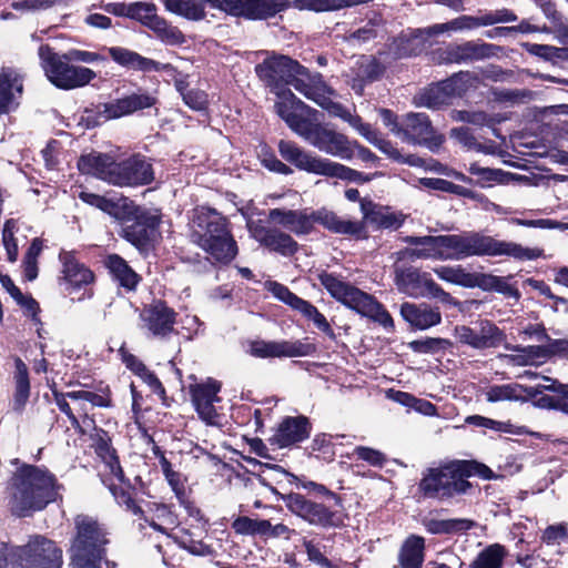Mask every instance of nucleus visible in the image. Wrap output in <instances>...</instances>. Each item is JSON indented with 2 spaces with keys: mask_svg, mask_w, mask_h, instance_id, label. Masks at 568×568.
I'll list each match as a JSON object with an SVG mask.
<instances>
[{
  "mask_svg": "<svg viewBox=\"0 0 568 568\" xmlns=\"http://www.w3.org/2000/svg\"><path fill=\"white\" fill-rule=\"evenodd\" d=\"M78 168L84 174L120 187L148 185L155 178L151 160L140 153L115 161L109 154L92 152L79 159Z\"/></svg>",
  "mask_w": 568,
  "mask_h": 568,
  "instance_id": "f03ea898",
  "label": "nucleus"
},
{
  "mask_svg": "<svg viewBox=\"0 0 568 568\" xmlns=\"http://www.w3.org/2000/svg\"><path fill=\"white\" fill-rule=\"evenodd\" d=\"M315 347L303 341H254L248 353L254 357H301L311 355Z\"/></svg>",
  "mask_w": 568,
  "mask_h": 568,
  "instance_id": "4be33fe9",
  "label": "nucleus"
},
{
  "mask_svg": "<svg viewBox=\"0 0 568 568\" xmlns=\"http://www.w3.org/2000/svg\"><path fill=\"white\" fill-rule=\"evenodd\" d=\"M434 272L440 280L445 282L468 288L470 273L467 272L462 265L438 266L434 268Z\"/></svg>",
  "mask_w": 568,
  "mask_h": 568,
  "instance_id": "3c124183",
  "label": "nucleus"
},
{
  "mask_svg": "<svg viewBox=\"0 0 568 568\" xmlns=\"http://www.w3.org/2000/svg\"><path fill=\"white\" fill-rule=\"evenodd\" d=\"M191 239L217 263L227 264L237 254L236 242L229 229L227 220L210 207L193 210L191 219Z\"/></svg>",
  "mask_w": 568,
  "mask_h": 568,
  "instance_id": "7ed1b4c3",
  "label": "nucleus"
},
{
  "mask_svg": "<svg viewBox=\"0 0 568 568\" xmlns=\"http://www.w3.org/2000/svg\"><path fill=\"white\" fill-rule=\"evenodd\" d=\"M541 379L542 383H539L536 386L525 387V389H528L525 392L526 399L528 397H534L537 394H541L542 390L555 392L558 395H562L564 398H568V384H561L556 379L545 376Z\"/></svg>",
  "mask_w": 568,
  "mask_h": 568,
  "instance_id": "052dcab7",
  "label": "nucleus"
},
{
  "mask_svg": "<svg viewBox=\"0 0 568 568\" xmlns=\"http://www.w3.org/2000/svg\"><path fill=\"white\" fill-rule=\"evenodd\" d=\"M449 103V99L442 91L438 84L432 85L422 92L416 99V105L429 109H439Z\"/></svg>",
  "mask_w": 568,
  "mask_h": 568,
  "instance_id": "6e6d98bb",
  "label": "nucleus"
},
{
  "mask_svg": "<svg viewBox=\"0 0 568 568\" xmlns=\"http://www.w3.org/2000/svg\"><path fill=\"white\" fill-rule=\"evenodd\" d=\"M320 283L329 295L346 307L362 316L382 325L385 329H394V321L387 310L371 294L355 287L331 273H322Z\"/></svg>",
  "mask_w": 568,
  "mask_h": 568,
  "instance_id": "423d86ee",
  "label": "nucleus"
},
{
  "mask_svg": "<svg viewBox=\"0 0 568 568\" xmlns=\"http://www.w3.org/2000/svg\"><path fill=\"white\" fill-rule=\"evenodd\" d=\"M175 312L162 302L146 305L140 313L141 328L154 338H165L174 329Z\"/></svg>",
  "mask_w": 568,
  "mask_h": 568,
  "instance_id": "412c9836",
  "label": "nucleus"
},
{
  "mask_svg": "<svg viewBox=\"0 0 568 568\" xmlns=\"http://www.w3.org/2000/svg\"><path fill=\"white\" fill-rule=\"evenodd\" d=\"M62 551L42 536L32 537L23 547L0 542V568H61Z\"/></svg>",
  "mask_w": 568,
  "mask_h": 568,
  "instance_id": "0eeeda50",
  "label": "nucleus"
},
{
  "mask_svg": "<svg viewBox=\"0 0 568 568\" xmlns=\"http://www.w3.org/2000/svg\"><path fill=\"white\" fill-rule=\"evenodd\" d=\"M264 287L273 294L275 298L288 305L290 307H294L297 300L300 298L296 294L291 292L287 286L275 282V281H266L264 283Z\"/></svg>",
  "mask_w": 568,
  "mask_h": 568,
  "instance_id": "338daca9",
  "label": "nucleus"
},
{
  "mask_svg": "<svg viewBox=\"0 0 568 568\" xmlns=\"http://www.w3.org/2000/svg\"><path fill=\"white\" fill-rule=\"evenodd\" d=\"M150 30H152L156 38H159L165 44L180 45L185 42L184 34L162 17H159L158 20L152 23Z\"/></svg>",
  "mask_w": 568,
  "mask_h": 568,
  "instance_id": "c03bdc74",
  "label": "nucleus"
},
{
  "mask_svg": "<svg viewBox=\"0 0 568 568\" xmlns=\"http://www.w3.org/2000/svg\"><path fill=\"white\" fill-rule=\"evenodd\" d=\"M498 49L494 44L475 41H466L462 44L449 43L434 52V60L440 64L467 63L490 58Z\"/></svg>",
  "mask_w": 568,
  "mask_h": 568,
  "instance_id": "f3484780",
  "label": "nucleus"
},
{
  "mask_svg": "<svg viewBox=\"0 0 568 568\" xmlns=\"http://www.w3.org/2000/svg\"><path fill=\"white\" fill-rule=\"evenodd\" d=\"M470 488L471 484L460 474L459 460L427 469L419 483V489L424 496L438 499L464 495Z\"/></svg>",
  "mask_w": 568,
  "mask_h": 568,
  "instance_id": "f8f14e48",
  "label": "nucleus"
},
{
  "mask_svg": "<svg viewBox=\"0 0 568 568\" xmlns=\"http://www.w3.org/2000/svg\"><path fill=\"white\" fill-rule=\"evenodd\" d=\"M189 389L200 419L207 426H220V413L216 404L222 400L219 396L221 383L210 377L201 383L191 384Z\"/></svg>",
  "mask_w": 568,
  "mask_h": 568,
  "instance_id": "2eb2a0df",
  "label": "nucleus"
},
{
  "mask_svg": "<svg viewBox=\"0 0 568 568\" xmlns=\"http://www.w3.org/2000/svg\"><path fill=\"white\" fill-rule=\"evenodd\" d=\"M164 7L168 11L189 20H201L205 16L202 0H164Z\"/></svg>",
  "mask_w": 568,
  "mask_h": 568,
  "instance_id": "a19ab883",
  "label": "nucleus"
},
{
  "mask_svg": "<svg viewBox=\"0 0 568 568\" xmlns=\"http://www.w3.org/2000/svg\"><path fill=\"white\" fill-rule=\"evenodd\" d=\"M158 102L155 92L139 89L136 92L103 103L100 114L106 120L131 115L138 111L150 109Z\"/></svg>",
  "mask_w": 568,
  "mask_h": 568,
  "instance_id": "aec40b11",
  "label": "nucleus"
},
{
  "mask_svg": "<svg viewBox=\"0 0 568 568\" xmlns=\"http://www.w3.org/2000/svg\"><path fill=\"white\" fill-rule=\"evenodd\" d=\"M454 261L469 256H508L519 261H531L541 256L539 248L525 247L520 244L497 240L479 232L453 234Z\"/></svg>",
  "mask_w": 568,
  "mask_h": 568,
  "instance_id": "39448f33",
  "label": "nucleus"
},
{
  "mask_svg": "<svg viewBox=\"0 0 568 568\" xmlns=\"http://www.w3.org/2000/svg\"><path fill=\"white\" fill-rule=\"evenodd\" d=\"M41 243L38 239H34L30 244L23 261H22V273L27 281H34L38 277V257L41 253Z\"/></svg>",
  "mask_w": 568,
  "mask_h": 568,
  "instance_id": "603ef678",
  "label": "nucleus"
},
{
  "mask_svg": "<svg viewBox=\"0 0 568 568\" xmlns=\"http://www.w3.org/2000/svg\"><path fill=\"white\" fill-rule=\"evenodd\" d=\"M452 346L450 341L440 337H426L409 343L410 349L420 354H435Z\"/></svg>",
  "mask_w": 568,
  "mask_h": 568,
  "instance_id": "13d9d810",
  "label": "nucleus"
},
{
  "mask_svg": "<svg viewBox=\"0 0 568 568\" xmlns=\"http://www.w3.org/2000/svg\"><path fill=\"white\" fill-rule=\"evenodd\" d=\"M307 429L308 428H276L271 440L280 448L288 447L306 439L310 436Z\"/></svg>",
  "mask_w": 568,
  "mask_h": 568,
  "instance_id": "09e8293b",
  "label": "nucleus"
},
{
  "mask_svg": "<svg viewBox=\"0 0 568 568\" xmlns=\"http://www.w3.org/2000/svg\"><path fill=\"white\" fill-rule=\"evenodd\" d=\"M285 505L293 514L312 525L331 526L334 524V514L325 505L308 500L301 494L287 495Z\"/></svg>",
  "mask_w": 568,
  "mask_h": 568,
  "instance_id": "a878e982",
  "label": "nucleus"
},
{
  "mask_svg": "<svg viewBox=\"0 0 568 568\" xmlns=\"http://www.w3.org/2000/svg\"><path fill=\"white\" fill-rule=\"evenodd\" d=\"M504 557V547L495 544L484 549L470 564L469 568H501Z\"/></svg>",
  "mask_w": 568,
  "mask_h": 568,
  "instance_id": "a18cd8bd",
  "label": "nucleus"
},
{
  "mask_svg": "<svg viewBox=\"0 0 568 568\" xmlns=\"http://www.w3.org/2000/svg\"><path fill=\"white\" fill-rule=\"evenodd\" d=\"M333 111L329 113L333 116H337L343 121L347 122L352 128H354L363 138H365L369 143L377 146L381 151L388 154L392 158L398 156V151L392 145L390 142L386 141L381 136V134L372 128L371 124L364 123L358 115L352 114L347 109H345L341 103H337L335 106H332Z\"/></svg>",
  "mask_w": 568,
  "mask_h": 568,
  "instance_id": "bb28decb",
  "label": "nucleus"
},
{
  "mask_svg": "<svg viewBox=\"0 0 568 568\" xmlns=\"http://www.w3.org/2000/svg\"><path fill=\"white\" fill-rule=\"evenodd\" d=\"M105 50L115 63L128 69L142 72H172L175 70L170 63L158 62L123 47H110L105 48Z\"/></svg>",
  "mask_w": 568,
  "mask_h": 568,
  "instance_id": "c756f323",
  "label": "nucleus"
},
{
  "mask_svg": "<svg viewBox=\"0 0 568 568\" xmlns=\"http://www.w3.org/2000/svg\"><path fill=\"white\" fill-rule=\"evenodd\" d=\"M79 199L82 202L91 206L98 207L110 215H116L120 209L119 203L115 202L114 200L88 191H81L79 193Z\"/></svg>",
  "mask_w": 568,
  "mask_h": 568,
  "instance_id": "4d7b16f0",
  "label": "nucleus"
},
{
  "mask_svg": "<svg viewBox=\"0 0 568 568\" xmlns=\"http://www.w3.org/2000/svg\"><path fill=\"white\" fill-rule=\"evenodd\" d=\"M39 58L48 80L59 89L82 88L97 78L93 70L71 64V60L65 59V53L58 54L47 44L39 48Z\"/></svg>",
  "mask_w": 568,
  "mask_h": 568,
  "instance_id": "9d476101",
  "label": "nucleus"
},
{
  "mask_svg": "<svg viewBox=\"0 0 568 568\" xmlns=\"http://www.w3.org/2000/svg\"><path fill=\"white\" fill-rule=\"evenodd\" d=\"M123 236L136 247H143L155 240L138 217L132 223L124 226Z\"/></svg>",
  "mask_w": 568,
  "mask_h": 568,
  "instance_id": "de8ad7c7",
  "label": "nucleus"
},
{
  "mask_svg": "<svg viewBox=\"0 0 568 568\" xmlns=\"http://www.w3.org/2000/svg\"><path fill=\"white\" fill-rule=\"evenodd\" d=\"M300 131V136L321 152L343 160H349L353 156L349 140L335 130L310 122L307 128H301Z\"/></svg>",
  "mask_w": 568,
  "mask_h": 568,
  "instance_id": "4468645a",
  "label": "nucleus"
},
{
  "mask_svg": "<svg viewBox=\"0 0 568 568\" xmlns=\"http://www.w3.org/2000/svg\"><path fill=\"white\" fill-rule=\"evenodd\" d=\"M400 315L413 328L419 331L428 329L442 322L439 308L427 303L405 302L400 306Z\"/></svg>",
  "mask_w": 568,
  "mask_h": 568,
  "instance_id": "7c9ffc66",
  "label": "nucleus"
},
{
  "mask_svg": "<svg viewBox=\"0 0 568 568\" xmlns=\"http://www.w3.org/2000/svg\"><path fill=\"white\" fill-rule=\"evenodd\" d=\"M144 519L153 529L165 535L178 526V517L164 504L153 503L148 505V515Z\"/></svg>",
  "mask_w": 568,
  "mask_h": 568,
  "instance_id": "58836bf2",
  "label": "nucleus"
},
{
  "mask_svg": "<svg viewBox=\"0 0 568 568\" xmlns=\"http://www.w3.org/2000/svg\"><path fill=\"white\" fill-rule=\"evenodd\" d=\"M531 407L544 409H557L568 415V398H564L562 395H542L531 403Z\"/></svg>",
  "mask_w": 568,
  "mask_h": 568,
  "instance_id": "774afa93",
  "label": "nucleus"
},
{
  "mask_svg": "<svg viewBox=\"0 0 568 568\" xmlns=\"http://www.w3.org/2000/svg\"><path fill=\"white\" fill-rule=\"evenodd\" d=\"M398 138L408 144L424 145L432 152H437L445 141L443 134L434 131L428 116L424 113H408L402 121Z\"/></svg>",
  "mask_w": 568,
  "mask_h": 568,
  "instance_id": "dca6fc26",
  "label": "nucleus"
},
{
  "mask_svg": "<svg viewBox=\"0 0 568 568\" xmlns=\"http://www.w3.org/2000/svg\"><path fill=\"white\" fill-rule=\"evenodd\" d=\"M93 430H95V434L93 435L94 443L92 446L103 465V470H101L103 483L106 484L119 505L125 506V508L133 514H143L144 511L135 504L129 490L114 483H106V479H104V477H109V479H116L119 483H122L124 475L115 450L111 447L110 438L106 436L105 432L102 428H93Z\"/></svg>",
  "mask_w": 568,
  "mask_h": 568,
  "instance_id": "9b49d317",
  "label": "nucleus"
},
{
  "mask_svg": "<svg viewBox=\"0 0 568 568\" xmlns=\"http://www.w3.org/2000/svg\"><path fill=\"white\" fill-rule=\"evenodd\" d=\"M454 336L458 343L475 349H486L499 346L505 341V334L493 322L484 320L477 327L457 325Z\"/></svg>",
  "mask_w": 568,
  "mask_h": 568,
  "instance_id": "a211bd4d",
  "label": "nucleus"
},
{
  "mask_svg": "<svg viewBox=\"0 0 568 568\" xmlns=\"http://www.w3.org/2000/svg\"><path fill=\"white\" fill-rule=\"evenodd\" d=\"M23 83L20 74L11 68L0 71V115L9 113L19 104Z\"/></svg>",
  "mask_w": 568,
  "mask_h": 568,
  "instance_id": "2f4dec72",
  "label": "nucleus"
},
{
  "mask_svg": "<svg viewBox=\"0 0 568 568\" xmlns=\"http://www.w3.org/2000/svg\"><path fill=\"white\" fill-rule=\"evenodd\" d=\"M395 284L399 292L410 297L430 296L445 303H452L453 301L450 294L436 284L429 273L420 272L415 267H397L395 270Z\"/></svg>",
  "mask_w": 568,
  "mask_h": 568,
  "instance_id": "ddd939ff",
  "label": "nucleus"
},
{
  "mask_svg": "<svg viewBox=\"0 0 568 568\" xmlns=\"http://www.w3.org/2000/svg\"><path fill=\"white\" fill-rule=\"evenodd\" d=\"M361 211L363 213L364 224L369 223L376 229L400 227L405 221V215L400 212L392 211L389 207L377 206L373 202L362 199Z\"/></svg>",
  "mask_w": 568,
  "mask_h": 568,
  "instance_id": "72a5a7b5",
  "label": "nucleus"
},
{
  "mask_svg": "<svg viewBox=\"0 0 568 568\" xmlns=\"http://www.w3.org/2000/svg\"><path fill=\"white\" fill-rule=\"evenodd\" d=\"M427 40L424 29L408 30L388 44V52L394 59L417 55L426 48Z\"/></svg>",
  "mask_w": 568,
  "mask_h": 568,
  "instance_id": "f704fd0d",
  "label": "nucleus"
},
{
  "mask_svg": "<svg viewBox=\"0 0 568 568\" xmlns=\"http://www.w3.org/2000/svg\"><path fill=\"white\" fill-rule=\"evenodd\" d=\"M524 386L519 384L493 385L485 392L486 399L490 403L501 400H526Z\"/></svg>",
  "mask_w": 568,
  "mask_h": 568,
  "instance_id": "79ce46f5",
  "label": "nucleus"
},
{
  "mask_svg": "<svg viewBox=\"0 0 568 568\" xmlns=\"http://www.w3.org/2000/svg\"><path fill=\"white\" fill-rule=\"evenodd\" d=\"M59 260L62 264V281L68 288H79L93 282V273L78 261L73 251L62 250Z\"/></svg>",
  "mask_w": 568,
  "mask_h": 568,
  "instance_id": "473e14b6",
  "label": "nucleus"
},
{
  "mask_svg": "<svg viewBox=\"0 0 568 568\" xmlns=\"http://www.w3.org/2000/svg\"><path fill=\"white\" fill-rule=\"evenodd\" d=\"M459 469L465 479L470 476H478L485 480L497 478L488 466L475 460H459Z\"/></svg>",
  "mask_w": 568,
  "mask_h": 568,
  "instance_id": "680f3d73",
  "label": "nucleus"
},
{
  "mask_svg": "<svg viewBox=\"0 0 568 568\" xmlns=\"http://www.w3.org/2000/svg\"><path fill=\"white\" fill-rule=\"evenodd\" d=\"M255 72L274 94L288 90L290 84L328 113L338 103L333 101L334 91L320 73H311L287 55L272 54L255 67Z\"/></svg>",
  "mask_w": 568,
  "mask_h": 568,
  "instance_id": "f257e3e1",
  "label": "nucleus"
},
{
  "mask_svg": "<svg viewBox=\"0 0 568 568\" xmlns=\"http://www.w3.org/2000/svg\"><path fill=\"white\" fill-rule=\"evenodd\" d=\"M14 491L11 500L13 514L24 517L43 509L58 497L59 485L47 469L23 465L14 475Z\"/></svg>",
  "mask_w": 568,
  "mask_h": 568,
  "instance_id": "20e7f679",
  "label": "nucleus"
},
{
  "mask_svg": "<svg viewBox=\"0 0 568 568\" xmlns=\"http://www.w3.org/2000/svg\"><path fill=\"white\" fill-rule=\"evenodd\" d=\"M424 558L425 539L417 535L407 537L398 554L400 568H422Z\"/></svg>",
  "mask_w": 568,
  "mask_h": 568,
  "instance_id": "e433bc0d",
  "label": "nucleus"
},
{
  "mask_svg": "<svg viewBox=\"0 0 568 568\" xmlns=\"http://www.w3.org/2000/svg\"><path fill=\"white\" fill-rule=\"evenodd\" d=\"M232 528L239 535L260 536L265 538L266 529L268 528V520L252 519L246 516H241L232 523Z\"/></svg>",
  "mask_w": 568,
  "mask_h": 568,
  "instance_id": "49530a36",
  "label": "nucleus"
},
{
  "mask_svg": "<svg viewBox=\"0 0 568 568\" xmlns=\"http://www.w3.org/2000/svg\"><path fill=\"white\" fill-rule=\"evenodd\" d=\"M405 242L415 246L406 250L410 258L454 261L452 235L407 236Z\"/></svg>",
  "mask_w": 568,
  "mask_h": 568,
  "instance_id": "6ab92c4d",
  "label": "nucleus"
},
{
  "mask_svg": "<svg viewBox=\"0 0 568 568\" xmlns=\"http://www.w3.org/2000/svg\"><path fill=\"white\" fill-rule=\"evenodd\" d=\"M150 30H152L156 38H159L165 44L180 45L185 42L184 34L162 17H159L158 20L152 23Z\"/></svg>",
  "mask_w": 568,
  "mask_h": 568,
  "instance_id": "37998d69",
  "label": "nucleus"
},
{
  "mask_svg": "<svg viewBox=\"0 0 568 568\" xmlns=\"http://www.w3.org/2000/svg\"><path fill=\"white\" fill-rule=\"evenodd\" d=\"M241 16L248 20H264L287 8L285 0H243Z\"/></svg>",
  "mask_w": 568,
  "mask_h": 568,
  "instance_id": "c9c22d12",
  "label": "nucleus"
},
{
  "mask_svg": "<svg viewBox=\"0 0 568 568\" xmlns=\"http://www.w3.org/2000/svg\"><path fill=\"white\" fill-rule=\"evenodd\" d=\"M313 220L314 225L320 224L335 234L355 236L356 239L366 236L363 222L343 219L326 207L313 210Z\"/></svg>",
  "mask_w": 568,
  "mask_h": 568,
  "instance_id": "c85d7f7f",
  "label": "nucleus"
},
{
  "mask_svg": "<svg viewBox=\"0 0 568 568\" xmlns=\"http://www.w3.org/2000/svg\"><path fill=\"white\" fill-rule=\"evenodd\" d=\"M278 152L285 161L307 173L363 183L373 179L371 174L365 175L341 163L314 155L292 141L281 140Z\"/></svg>",
  "mask_w": 568,
  "mask_h": 568,
  "instance_id": "1a4fd4ad",
  "label": "nucleus"
},
{
  "mask_svg": "<svg viewBox=\"0 0 568 568\" xmlns=\"http://www.w3.org/2000/svg\"><path fill=\"white\" fill-rule=\"evenodd\" d=\"M272 222L283 226L295 235L310 234L314 229L313 210L272 209L268 212Z\"/></svg>",
  "mask_w": 568,
  "mask_h": 568,
  "instance_id": "cd10ccee",
  "label": "nucleus"
},
{
  "mask_svg": "<svg viewBox=\"0 0 568 568\" xmlns=\"http://www.w3.org/2000/svg\"><path fill=\"white\" fill-rule=\"evenodd\" d=\"M77 536L71 546L73 568H103L109 566L105 557L108 539L105 530L87 516L75 518Z\"/></svg>",
  "mask_w": 568,
  "mask_h": 568,
  "instance_id": "6e6552de",
  "label": "nucleus"
},
{
  "mask_svg": "<svg viewBox=\"0 0 568 568\" xmlns=\"http://www.w3.org/2000/svg\"><path fill=\"white\" fill-rule=\"evenodd\" d=\"M18 231L17 222L12 219L7 220L2 231V241L7 252L8 260L14 263L18 258V243L14 237Z\"/></svg>",
  "mask_w": 568,
  "mask_h": 568,
  "instance_id": "bf43d9fd",
  "label": "nucleus"
},
{
  "mask_svg": "<svg viewBox=\"0 0 568 568\" xmlns=\"http://www.w3.org/2000/svg\"><path fill=\"white\" fill-rule=\"evenodd\" d=\"M159 17L160 16L156 14V7L154 3L142 1L130 3L129 18L141 22L149 29Z\"/></svg>",
  "mask_w": 568,
  "mask_h": 568,
  "instance_id": "8fccbe9b",
  "label": "nucleus"
},
{
  "mask_svg": "<svg viewBox=\"0 0 568 568\" xmlns=\"http://www.w3.org/2000/svg\"><path fill=\"white\" fill-rule=\"evenodd\" d=\"M30 385L28 374L21 361L18 362V374L16 376V392L13 404L16 409H21L29 398Z\"/></svg>",
  "mask_w": 568,
  "mask_h": 568,
  "instance_id": "5fc2aeb1",
  "label": "nucleus"
},
{
  "mask_svg": "<svg viewBox=\"0 0 568 568\" xmlns=\"http://www.w3.org/2000/svg\"><path fill=\"white\" fill-rule=\"evenodd\" d=\"M277 101L275 102L276 113L285 121L288 128L296 134H301V128H307L311 122L305 118L311 109L300 99H297L291 90L275 93Z\"/></svg>",
  "mask_w": 568,
  "mask_h": 568,
  "instance_id": "393cba45",
  "label": "nucleus"
},
{
  "mask_svg": "<svg viewBox=\"0 0 568 568\" xmlns=\"http://www.w3.org/2000/svg\"><path fill=\"white\" fill-rule=\"evenodd\" d=\"M423 526L428 532L434 535H455L470 530L476 526V523L467 518H424Z\"/></svg>",
  "mask_w": 568,
  "mask_h": 568,
  "instance_id": "4c0bfd02",
  "label": "nucleus"
},
{
  "mask_svg": "<svg viewBox=\"0 0 568 568\" xmlns=\"http://www.w3.org/2000/svg\"><path fill=\"white\" fill-rule=\"evenodd\" d=\"M480 26L488 27L497 23L515 22L517 16L509 9L503 8L479 14Z\"/></svg>",
  "mask_w": 568,
  "mask_h": 568,
  "instance_id": "69168bd1",
  "label": "nucleus"
},
{
  "mask_svg": "<svg viewBox=\"0 0 568 568\" xmlns=\"http://www.w3.org/2000/svg\"><path fill=\"white\" fill-rule=\"evenodd\" d=\"M470 174L477 176V182L481 186H486L490 182H504L505 173L501 170L480 166L478 163H471L468 168Z\"/></svg>",
  "mask_w": 568,
  "mask_h": 568,
  "instance_id": "0e129e2a",
  "label": "nucleus"
},
{
  "mask_svg": "<svg viewBox=\"0 0 568 568\" xmlns=\"http://www.w3.org/2000/svg\"><path fill=\"white\" fill-rule=\"evenodd\" d=\"M258 159L262 165L271 172L288 175L293 171L292 169L280 161L276 155L265 145L261 146L258 151Z\"/></svg>",
  "mask_w": 568,
  "mask_h": 568,
  "instance_id": "e2e57ef3",
  "label": "nucleus"
},
{
  "mask_svg": "<svg viewBox=\"0 0 568 568\" xmlns=\"http://www.w3.org/2000/svg\"><path fill=\"white\" fill-rule=\"evenodd\" d=\"M54 398L58 407L69 416L72 424H79V420L73 415V409L85 410L88 406L91 407H108L111 404L110 396L106 392L100 394L90 390H72L65 394L54 393Z\"/></svg>",
  "mask_w": 568,
  "mask_h": 568,
  "instance_id": "b1692460",
  "label": "nucleus"
},
{
  "mask_svg": "<svg viewBox=\"0 0 568 568\" xmlns=\"http://www.w3.org/2000/svg\"><path fill=\"white\" fill-rule=\"evenodd\" d=\"M247 230L261 245L283 256L293 255L298 248L297 242L290 234L278 229L266 227L261 221H247Z\"/></svg>",
  "mask_w": 568,
  "mask_h": 568,
  "instance_id": "5701e85b",
  "label": "nucleus"
},
{
  "mask_svg": "<svg viewBox=\"0 0 568 568\" xmlns=\"http://www.w3.org/2000/svg\"><path fill=\"white\" fill-rule=\"evenodd\" d=\"M113 278L126 290H134L139 283V275L128 265V263L119 255H109L105 260Z\"/></svg>",
  "mask_w": 568,
  "mask_h": 568,
  "instance_id": "ea45409f",
  "label": "nucleus"
},
{
  "mask_svg": "<svg viewBox=\"0 0 568 568\" xmlns=\"http://www.w3.org/2000/svg\"><path fill=\"white\" fill-rule=\"evenodd\" d=\"M469 78L468 72H459L437 84L450 100L460 97L467 90Z\"/></svg>",
  "mask_w": 568,
  "mask_h": 568,
  "instance_id": "864d4df0",
  "label": "nucleus"
}]
</instances>
